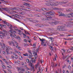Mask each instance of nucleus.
<instances>
[{
	"mask_svg": "<svg viewBox=\"0 0 73 73\" xmlns=\"http://www.w3.org/2000/svg\"><path fill=\"white\" fill-rule=\"evenodd\" d=\"M65 28V26H60L57 27V31H64L63 29Z\"/></svg>",
	"mask_w": 73,
	"mask_h": 73,
	"instance_id": "f257e3e1",
	"label": "nucleus"
},
{
	"mask_svg": "<svg viewBox=\"0 0 73 73\" xmlns=\"http://www.w3.org/2000/svg\"><path fill=\"white\" fill-rule=\"evenodd\" d=\"M35 59L34 58H32V62H35V61H36V58H37V57H38V55H37V52H35Z\"/></svg>",
	"mask_w": 73,
	"mask_h": 73,
	"instance_id": "f03ea898",
	"label": "nucleus"
},
{
	"mask_svg": "<svg viewBox=\"0 0 73 73\" xmlns=\"http://www.w3.org/2000/svg\"><path fill=\"white\" fill-rule=\"evenodd\" d=\"M45 5L47 6H49L51 5V6H52V7H54V6H55V3H50L49 2V3H45Z\"/></svg>",
	"mask_w": 73,
	"mask_h": 73,
	"instance_id": "7ed1b4c3",
	"label": "nucleus"
},
{
	"mask_svg": "<svg viewBox=\"0 0 73 73\" xmlns=\"http://www.w3.org/2000/svg\"><path fill=\"white\" fill-rule=\"evenodd\" d=\"M48 13V17H47V16H46V17L48 18V19H50V18H52V17H50V16H51V15H53V13L52 12H49Z\"/></svg>",
	"mask_w": 73,
	"mask_h": 73,
	"instance_id": "20e7f679",
	"label": "nucleus"
},
{
	"mask_svg": "<svg viewBox=\"0 0 73 73\" xmlns=\"http://www.w3.org/2000/svg\"><path fill=\"white\" fill-rule=\"evenodd\" d=\"M66 25L68 26V27H70V28H72L73 27V25L71 24V23L70 22L69 23H66Z\"/></svg>",
	"mask_w": 73,
	"mask_h": 73,
	"instance_id": "39448f33",
	"label": "nucleus"
},
{
	"mask_svg": "<svg viewBox=\"0 0 73 73\" xmlns=\"http://www.w3.org/2000/svg\"><path fill=\"white\" fill-rule=\"evenodd\" d=\"M32 59V58H31ZM30 62L29 63V64L30 66L31 67V68H32V69H33L34 70V72H35V69H34V67H33V64H32V63L31 62V61H32V60H30Z\"/></svg>",
	"mask_w": 73,
	"mask_h": 73,
	"instance_id": "423d86ee",
	"label": "nucleus"
},
{
	"mask_svg": "<svg viewBox=\"0 0 73 73\" xmlns=\"http://www.w3.org/2000/svg\"><path fill=\"white\" fill-rule=\"evenodd\" d=\"M17 69H18V71H23V72H24L25 71V70H24V69L22 68L21 67L20 68L17 67Z\"/></svg>",
	"mask_w": 73,
	"mask_h": 73,
	"instance_id": "0eeeda50",
	"label": "nucleus"
},
{
	"mask_svg": "<svg viewBox=\"0 0 73 73\" xmlns=\"http://www.w3.org/2000/svg\"><path fill=\"white\" fill-rule=\"evenodd\" d=\"M8 33L9 34H11L10 36H12V35H13V30H11L9 31H8Z\"/></svg>",
	"mask_w": 73,
	"mask_h": 73,
	"instance_id": "6e6552de",
	"label": "nucleus"
},
{
	"mask_svg": "<svg viewBox=\"0 0 73 73\" xmlns=\"http://www.w3.org/2000/svg\"><path fill=\"white\" fill-rule=\"evenodd\" d=\"M42 14L44 15H46V16H47L48 17V12H46V11H44L43 12Z\"/></svg>",
	"mask_w": 73,
	"mask_h": 73,
	"instance_id": "1a4fd4ad",
	"label": "nucleus"
},
{
	"mask_svg": "<svg viewBox=\"0 0 73 73\" xmlns=\"http://www.w3.org/2000/svg\"><path fill=\"white\" fill-rule=\"evenodd\" d=\"M44 41H41V45H44L45 46H46V43H45V42Z\"/></svg>",
	"mask_w": 73,
	"mask_h": 73,
	"instance_id": "9d476101",
	"label": "nucleus"
},
{
	"mask_svg": "<svg viewBox=\"0 0 73 73\" xmlns=\"http://www.w3.org/2000/svg\"><path fill=\"white\" fill-rule=\"evenodd\" d=\"M5 32H6V31L3 29L2 32H1V34H2L3 36H4L5 35Z\"/></svg>",
	"mask_w": 73,
	"mask_h": 73,
	"instance_id": "9b49d317",
	"label": "nucleus"
},
{
	"mask_svg": "<svg viewBox=\"0 0 73 73\" xmlns=\"http://www.w3.org/2000/svg\"><path fill=\"white\" fill-rule=\"evenodd\" d=\"M38 65H39V63H37V64L35 65V67L36 69H37V68Z\"/></svg>",
	"mask_w": 73,
	"mask_h": 73,
	"instance_id": "f8f14e48",
	"label": "nucleus"
},
{
	"mask_svg": "<svg viewBox=\"0 0 73 73\" xmlns=\"http://www.w3.org/2000/svg\"><path fill=\"white\" fill-rule=\"evenodd\" d=\"M7 47H8V48L7 47H6V48H7V49H6V52H9V49H10V48H11V47H9L8 46H7Z\"/></svg>",
	"mask_w": 73,
	"mask_h": 73,
	"instance_id": "ddd939ff",
	"label": "nucleus"
},
{
	"mask_svg": "<svg viewBox=\"0 0 73 73\" xmlns=\"http://www.w3.org/2000/svg\"><path fill=\"white\" fill-rule=\"evenodd\" d=\"M3 44V46H2V49L3 48V49H5V47H6V46H5V45L4 44Z\"/></svg>",
	"mask_w": 73,
	"mask_h": 73,
	"instance_id": "4468645a",
	"label": "nucleus"
},
{
	"mask_svg": "<svg viewBox=\"0 0 73 73\" xmlns=\"http://www.w3.org/2000/svg\"><path fill=\"white\" fill-rule=\"evenodd\" d=\"M59 16H64V17H65V14L62 13H61L59 15Z\"/></svg>",
	"mask_w": 73,
	"mask_h": 73,
	"instance_id": "2eb2a0df",
	"label": "nucleus"
},
{
	"mask_svg": "<svg viewBox=\"0 0 73 73\" xmlns=\"http://www.w3.org/2000/svg\"><path fill=\"white\" fill-rule=\"evenodd\" d=\"M13 54L14 56H15V57H15V58L17 59V58H18V57L17 56V55H16V54L15 53V52H13Z\"/></svg>",
	"mask_w": 73,
	"mask_h": 73,
	"instance_id": "dca6fc26",
	"label": "nucleus"
},
{
	"mask_svg": "<svg viewBox=\"0 0 73 73\" xmlns=\"http://www.w3.org/2000/svg\"><path fill=\"white\" fill-rule=\"evenodd\" d=\"M66 10V11H68L69 12H71V11H72V9H67Z\"/></svg>",
	"mask_w": 73,
	"mask_h": 73,
	"instance_id": "f3484780",
	"label": "nucleus"
},
{
	"mask_svg": "<svg viewBox=\"0 0 73 73\" xmlns=\"http://www.w3.org/2000/svg\"><path fill=\"white\" fill-rule=\"evenodd\" d=\"M48 24H50V25H53V24H55V21H54V22H52V23L51 22H48Z\"/></svg>",
	"mask_w": 73,
	"mask_h": 73,
	"instance_id": "a211bd4d",
	"label": "nucleus"
},
{
	"mask_svg": "<svg viewBox=\"0 0 73 73\" xmlns=\"http://www.w3.org/2000/svg\"><path fill=\"white\" fill-rule=\"evenodd\" d=\"M35 26H36V27H41L42 26L41 25H40L38 24H37L36 25H35Z\"/></svg>",
	"mask_w": 73,
	"mask_h": 73,
	"instance_id": "6ab92c4d",
	"label": "nucleus"
},
{
	"mask_svg": "<svg viewBox=\"0 0 73 73\" xmlns=\"http://www.w3.org/2000/svg\"><path fill=\"white\" fill-rule=\"evenodd\" d=\"M67 17H72V15L71 14H68L67 15Z\"/></svg>",
	"mask_w": 73,
	"mask_h": 73,
	"instance_id": "aec40b11",
	"label": "nucleus"
},
{
	"mask_svg": "<svg viewBox=\"0 0 73 73\" xmlns=\"http://www.w3.org/2000/svg\"><path fill=\"white\" fill-rule=\"evenodd\" d=\"M24 31H25V33H26V34H28L29 35H30L29 34V33L28 32V31H25V30H24Z\"/></svg>",
	"mask_w": 73,
	"mask_h": 73,
	"instance_id": "412c9836",
	"label": "nucleus"
},
{
	"mask_svg": "<svg viewBox=\"0 0 73 73\" xmlns=\"http://www.w3.org/2000/svg\"><path fill=\"white\" fill-rule=\"evenodd\" d=\"M26 62H27L28 63V62H29V63H30V62H31V61L29 60V59H27V58L26 59Z\"/></svg>",
	"mask_w": 73,
	"mask_h": 73,
	"instance_id": "4be33fe9",
	"label": "nucleus"
},
{
	"mask_svg": "<svg viewBox=\"0 0 73 73\" xmlns=\"http://www.w3.org/2000/svg\"><path fill=\"white\" fill-rule=\"evenodd\" d=\"M23 55L25 56H28V54L26 53L25 54H23Z\"/></svg>",
	"mask_w": 73,
	"mask_h": 73,
	"instance_id": "5701e85b",
	"label": "nucleus"
},
{
	"mask_svg": "<svg viewBox=\"0 0 73 73\" xmlns=\"http://www.w3.org/2000/svg\"><path fill=\"white\" fill-rule=\"evenodd\" d=\"M72 52V50H71V49H68L67 51V52L68 53H69V52Z\"/></svg>",
	"mask_w": 73,
	"mask_h": 73,
	"instance_id": "b1692460",
	"label": "nucleus"
},
{
	"mask_svg": "<svg viewBox=\"0 0 73 73\" xmlns=\"http://www.w3.org/2000/svg\"><path fill=\"white\" fill-rule=\"evenodd\" d=\"M23 5H29V4L28 3H25V4H23Z\"/></svg>",
	"mask_w": 73,
	"mask_h": 73,
	"instance_id": "393cba45",
	"label": "nucleus"
},
{
	"mask_svg": "<svg viewBox=\"0 0 73 73\" xmlns=\"http://www.w3.org/2000/svg\"><path fill=\"white\" fill-rule=\"evenodd\" d=\"M8 10V8H6V12H8H8H9V11H10V9L9 10Z\"/></svg>",
	"mask_w": 73,
	"mask_h": 73,
	"instance_id": "a878e982",
	"label": "nucleus"
},
{
	"mask_svg": "<svg viewBox=\"0 0 73 73\" xmlns=\"http://www.w3.org/2000/svg\"><path fill=\"white\" fill-rule=\"evenodd\" d=\"M2 2L3 3H7V1H6L4 0H3Z\"/></svg>",
	"mask_w": 73,
	"mask_h": 73,
	"instance_id": "bb28decb",
	"label": "nucleus"
},
{
	"mask_svg": "<svg viewBox=\"0 0 73 73\" xmlns=\"http://www.w3.org/2000/svg\"><path fill=\"white\" fill-rule=\"evenodd\" d=\"M57 9H58L59 11H61V9H58L57 8H55V10H57Z\"/></svg>",
	"mask_w": 73,
	"mask_h": 73,
	"instance_id": "cd10ccee",
	"label": "nucleus"
},
{
	"mask_svg": "<svg viewBox=\"0 0 73 73\" xmlns=\"http://www.w3.org/2000/svg\"><path fill=\"white\" fill-rule=\"evenodd\" d=\"M15 43L17 45V46H16V48H17V47H19V46H18V44H18V43H17V42H15Z\"/></svg>",
	"mask_w": 73,
	"mask_h": 73,
	"instance_id": "c85d7f7f",
	"label": "nucleus"
},
{
	"mask_svg": "<svg viewBox=\"0 0 73 73\" xmlns=\"http://www.w3.org/2000/svg\"><path fill=\"white\" fill-rule=\"evenodd\" d=\"M58 4H59V3L58 2H56L55 3V6H57V5H58Z\"/></svg>",
	"mask_w": 73,
	"mask_h": 73,
	"instance_id": "c756f323",
	"label": "nucleus"
},
{
	"mask_svg": "<svg viewBox=\"0 0 73 73\" xmlns=\"http://www.w3.org/2000/svg\"><path fill=\"white\" fill-rule=\"evenodd\" d=\"M28 52L29 53L31 54H32L31 53V50H28Z\"/></svg>",
	"mask_w": 73,
	"mask_h": 73,
	"instance_id": "7c9ffc66",
	"label": "nucleus"
},
{
	"mask_svg": "<svg viewBox=\"0 0 73 73\" xmlns=\"http://www.w3.org/2000/svg\"><path fill=\"white\" fill-rule=\"evenodd\" d=\"M5 24H6V25H7V26H8V27H9V23H8L7 22H6V23Z\"/></svg>",
	"mask_w": 73,
	"mask_h": 73,
	"instance_id": "2f4dec72",
	"label": "nucleus"
},
{
	"mask_svg": "<svg viewBox=\"0 0 73 73\" xmlns=\"http://www.w3.org/2000/svg\"><path fill=\"white\" fill-rule=\"evenodd\" d=\"M39 39L41 41H45V39H41V38H39Z\"/></svg>",
	"mask_w": 73,
	"mask_h": 73,
	"instance_id": "473e14b6",
	"label": "nucleus"
},
{
	"mask_svg": "<svg viewBox=\"0 0 73 73\" xmlns=\"http://www.w3.org/2000/svg\"><path fill=\"white\" fill-rule=\"evenodd\" d=\"M58 23H60L59 22L57 21H56L55 22V24H58Z\"/></svg>",
	"mask_w": 73,
	"mask_h": 73,
	"instance_id": "72a5a7b5",
	"label": "nucleus"
},
{
	"mask_svg": "<svg viewBox=\"0 0 73 73\" xmlns=\"http://www.w3.org/2000/svg\"><path fill=\"white\" fill-rule=\"evenodd\" d=\"M38 70H39V72H40V70H41V68H40V66L38 68Z\"/></svg>",
	"mask_w": 73,
	"mask_h": 73,
	"instance_id": "f704fd0d",
	"label": "nucleus"
},
{
	"mask_svg": "<svg viewBox=\"0 0 73 73\" xmlns=\"http://www.w3.org/2000/svg\"><path fill=\"white\" fill-rule=\"evenodd\" d=\"M18 40H19V41H21V38H18Z\"/></svg>",
	"mask_w": 73,
	"mask_h": 73,
	"instance_id": "c9c22d12",
	"label": "nucleus"
},
{
	"mask_svg": "<svg viewBox=\"0 0 73 73\" xmlns=\"http://www.w3.org/2000/svg\"><path fill=\"white\" fill-rule=\"evenodd\" d=\"M7 16H9V17H10V18H13V17H13V16H12V17L8 15H7Z\"/></svg>",
	"mask_w": 73,
	"mask_h": 73,
	"instance_id": "e433bc0d",
	"label": "nucleus"
},
{
	"mask_svg": "<svg viewBox=\"0 0 73 73\" xmlns=\"http://www.w3.org/2000/svg\"><path fill=\"white\" fill-rule=\"evenodd\" d=\"M50 49H51V50H53V47L51 46L50 47Z\"/></svg>",
	"mask_w": 73,
	"mask_h": 73,
	"instance_id": "4c0bfd02",
	"label": "nucleus"
},
{
	"mask_svg": "<svg viewBox=\"0 0 73 73\" xmlns=\"http://www.w3.org/2000/svg\"><path fill=\"white\" fill-rule=\"evenodd\" d=\"M48 38H50V39L51 40H52V39H53V38L52 37H49Z\"/></svg>",
	"mask_w": 73,
	"mask_h": 73,
	"instance_id": "58836bf2",
	"label": "nucleus"
},
{
	"mask_svg": "<svg viewBox=\"0 0 73 73\" xmlns=\"http://www.w3.org/2000/svg\"><path fill=\"white\" fill-rule=\"evenodd\" d=\"M26 73H31V72L28 71H27Z\"/></svg>",
	"mask_w": 73,
	"mask_h": 73,
	"instance_id": "ea45409f",
	"label": "nucleus"
},
{
	"mask_svg": "<svg viewBox=\"0 0 73 73\" xmlns=\"http://www.w3.org/2000/svg\"><path fill=\"white\" fill-rule=\"evenodd\" d=\"M23 34L24 35V37H25V36L26 37L27 36L26 35H25V33H23Z\"/></svg>",
	"mask_w": 73,
	"mask_h": 73,
	"instance_id": "a19ab883",
	"label": "nucleus"
},
{
	"mask_svg": "<svg viewBox=\"0 0 73 73\" xmlns=\"http://www.w3.org/2000/svg\"><path fill=\"white\" fill-rule=\"evenodd\" d=\"M23 1H29V2H31V1H29L28 0H22Z\"/></svg>",
	"mask_w": 73,
	"mask_h": 73,
	"instance_id": "79ce46f5",
	"label": "nucleus"
},
{
	"mask_svg": "<svg viewBox=\"0 0 73 73\" xmlns=\"http://www.w3.org/2000/svg\"><path fill=\"white\" fill-rule=\"evenodd\" d=\"M70 33H73V30H71L69 31Z\"/></svg>",
	"mask_w": 73,
	"mask_h": 73,
	"instance_id": "37998d69",
	"label": "nucleus"
},
{
	"mask_svg": "<svg viewBox=\"0 0 73 73\" xmlns=\"http://www.w3.org/2000/svg\"><path fill=\"white\" fill-rule=\"evenodd\" d=\"M9 43L10 45H11V44H12V42H9Z\"/></svg>",
	"mask_w": 73,
	"mask_h": 73,
	"instance_id": "c03bdc74",
	"label": "nucleus"
},
{
	"mask_svg": "<svg viewBox=\"0 0 73 73\" xmlns=\"http://www.w3.org/2000/svg\"><path fill=\"white\" fill-rule=\"evenodd\" d=\"M3 65V69H5V66L4 65Z\"/></svg>",
	"mask_w": 73,
	"mask_h": 73,
	"instance_id": "a18cd8bd",
	"label": "nucleus"
},
{
	"mask_svg": "<svg viewBox=\"0 0 73 73\" xmlns=\"http://www.w3.org/2000/svg\"><path fill=\"white\" fill-rule=\"evenodd\" d=\"M16 31H13V33H16Z\"/></svg>",
	"mask_w": 73,
	"mask_h": 73,
	"instance_id": "49530a36",
	"label": "nucleus"
},
{
	"mask_svg": "<svg viewBox=\"0 0 73 73\" xmlns=\"http://www.w3.org/2000/svg\"><path fill=\"white\" fill-rule=\"evenodd\" d=\"M54 67H55V66H54V64H53L52 68H54Z\"/></svg>",
	"mask_w": 73,
	"mask_h": 73,
	"instance_id": "de8ad7c7",
	"label": "nucleus"
},
{
	"mask_svg": "<svg viewBox=\"0 0 73 73\" xmlns=\"http://www.w3.org/2000/svg\"><path fill=\"white\" fill-rule=\"evenodd\" d=\"M14 9H16V8L15 7H14V9H10V10H13Z\"/></svg>",
	"mask_w": 73,
	"mask_h": 73,
	"instance_id": "09e8293b",
	"label": "nucleus"
},
{
	"mask_svg": "<svg viewBox=\"0 0 73 73\" xmlns=\"http://www.w3.org/2000/svg\"><path fill=\"white\" fill-rule=\"evenodd\" d=\"M35 16H36V17H40V16H39V15H37V14H36L35 15Z\"/></svg>",
	"mask_w": 73,
	"mask_h": 73,
	"instance_id": "8fccbe9b",
	"label": "nucleus"
},
{
	"mask_svg": "<svg viewBox=\"0 0 73 73\" xmlns=\"http://www.w3.org/2000/svg\"><path fill=\"white\" fill-rule=\"evenodd\" d=\"M3 54H6V53H5V52L4 51L3 52Z\"/></svg>",
	"mask_w": 73,
	"mask_h": 73,
	"instance_id": "3c124183",
	"label": "nucleus"
},
{
	"mask_svg": "<svg viewBox=\"0 0 73 73\" xmlns=\"http://www.w3.org/2000/svg\"><path fill=\"white\" fill-rule=\"evenodd\" d=\"M20 38V36H18L17 37H16V38H18V39Z\"/></svg>",
	"mask_w": 73,
	"mask_h": 73,
	"instance_id": "603ef678",
	"label": "nucleus"
},
{
	"mask_svg": "<svg viewBox=\"0 0 73 73\" xmlns=\"http://www.w3.org/2000/svg\"><path fill=\"white\" fill-rule=\"evenodd\" d=\"M12 44H13V46H15V43H14L13 42H11Z\"/></svg>",
	"mask_w": 73,
	"mask_h": 73,
	"instance_id": "864d4df0",
	"label": "nucleus"
},
{
	"mask_svg": "<svg viewBox=\"0 0 73 73\" xmlns=\"http://www.w3.org/2000/svg\"><path fill=\"white\" fill-rule=\"evenodd\" d=\"M20 29H21V30H22L23 31H24V29H23L22 28V27H21L20 28Z\"/></svg>",
	"mask_w": 73,
	"mask_h": 73,
	"instance_id": "5fc2aeb1",
	"label": "nucleus"
},
{
	"mask_svg": "<svg viewBox=\"0 0 73 73\" xmlns=\"http://www.w3.org/2000/svg\"><path fill=\"white\" fill-rule=\"evenodd\" d=\"M39 49V48H38L36 49V52H38V50Z\"/></svg>",
	"mask_w": 73,
	"mask_h": 73,
	"instance_id": "6e6d98bb",
	"label": "nucleus"
},
{
	"mask_svg": "<svg viewBox=\"0 0 73 73\" xmlns=\"http://www.w3.org/2000/svg\"><path fill=\"white\" fill-rule=\"evenodd\" d=\"M20 14H21V15H24V13L23 12H21L20 13Z\"/></svg>",
	"mask_w": 73,
	"mask_h": 73,
	"instance_id": "4d7b16f0",
	"label": "nucleus"
},
{
	"mask_svg": "<svg viewBox=\"0 0 73 73\" xmlns=\"http://www.w3.org/2000/svg\"><path fill=\"white\" fill-rule=\"evenodd\" d=\"M21 58H20L19 59L20 60H23V57H22V56H21Z\"/></svg>",
	"mask_w": 73,
	"mask_h": 73,
	"instance_id": "13d9d810",
	"label": "nucleus"
},
{
	"mask_svg": "<svg viewBox=\"0 0 73 73\" xmlns=\"http://www.w3.org/2000/svg\"><path fill=\"white\" fill-rule=\"evenodd\" d=\"M15 20H17V21H19V20H18L17 19H14Z\"/></svg>",
	"mask_w": 73,
	"mask_h": 73,
	"instance_id": "bf43d9fd",
	"label": "nucleus"
},
{
	"mask_svg": "<svg viewBox=\"0 0 73 73\" xmlns=\"http://www.w3.org/2000/svg\"><path fill=\"white\" fill-rule=\"evenodd\" d=\"M68 40H72V39L71 38H69L68 39Z\"/></svg>",
	"mask_w": 73,
	"mask_h": 73,
	"instance_id": "052dcab7",
	"label": "nucleus"
},
{
	"mask_svg": "<svg viewBox=\"0 0 73 73\" xmlns=\"http://www.w3.org/2000/svg\"><path fill=\"white\" fill-rule=\"evenodd\" d=\"M4 27V28H5V27H6V26L5 25H3L2 26V27Z\"/></svg>",
	"mask_w": 73,
	"mask_h": 73,
	"instance_id": "680f3d73",
	"label": "nucleus"
},
{
	"mask_svg": "<svg viewBox=\"0 0 73 73\" xmlns=\"http://www.w3.org/2000/svg\"><path fill=\"white\" fill-rule=\"evenodd\" d=\"M0 45H1V46H2V45H3V43L1 42H0Z\"/></svg>",
	"mask_w": 73,
	"mask_h": 73,
	"instance_id": "e2e57ef3",
	"label": "nucleus"
},
{
	"mask_svg": "<svg viewBox=\"0 0 73 73\" xmlns=\"http://www.w3.org/2000/svg\"><path fill=\"white\" fill-rule=\"evenodd\" d=\"M71 17H73V13H72L71 14Z\"/></svg>",
	"mask_w": 73,
	"mask_h": 73,
	"instance_id": "0e129e2a",
	"label": "nucleus"
},
{
	"mask_svg": "<svg viewBox=\"0 0 73 73\" xmlns=\"http://www.w3.org/2000/svg\"><path fill=\"white\" fill-rule=\"evenodd\" d=\"M36 46V44H33V46Z\"/></svg>",
	"mask_w": 73,
	"mask_h": 73,
	"instance_id": "69168bd1",
	"label": "nucleus"
},
{
	"mask_svg": "<svg viewBox=\"0 0 73 73\" xmlns=\"http://www.w3.org/2000/svg\"><path fill=\"white\" fill-rule=\"evenodd\" d=\"M58 13H59L60 14H60H61L62 13H61V12L59 11V12H58Z\"/></svg>",
	"mask_w": 73,
	"mask_h": 73,
	"instance_id": "338daca9",
	"label": "nucleus"
},
{
	"mask_svg": "<svg viewBox=\"0 0 73 73\" xmlns=\"http://www.w3.org/2000/svg\"><path fill=\"white\" fill-rule=\"evenodd\" d=\"M6 52L7 53V54H9V51H7Z\"/></svg>",
	"mask_w": 73,
	"mask_h": 73,
	"instance_id": "774afa93",
	"label": "nucleus"
}]
</instances>
